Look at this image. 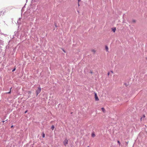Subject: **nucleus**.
I'll return each mask as SVG.
<instances>
[{
  "mask_svg": "<svg viewBox=\"0 0 147 147\" xmlns=\"http://www.w3.org/2000/svg\"><path fill=\"white\" fill-rule=\"evenodd\" d=\"M90 73H91V74H92V71H91V72H90Z\"/></svg>",
  "mask_w": 147,
  "mask_h": 147,
  "instance_id": "27",
  "label": "nucleus"
},
{
  "mask_svg": "<svg viewBox=\"0 0 147 147\" xmlns=\"http://www.w3.org/2000/svg\"><path fill=\"white\" fill-rule=\"evenodd\" d=\"M145 117V116L144 115H143L142 117L141 118V121H142V118H144V117Z\"/></svg>",
  "mask_w": 147,
  "mask_h": 147,
  "instance_id": "12",
  "label": "nucleus"
},
{
  "mask_svg": "<svg viewBox=\"0 0 147 147\" xmlns=\"http://www.w3.org/2000/svg\"><path fill=\"white\" fill-rule=\"evenodd\" d=\"M109 72L108 73V75H109Z\"/></svg>",
  "mask_w": 147,
  "mask_h": 147,
  "instance_id": "22",
  "label": "nucleus"
},
{
  "mask_svg": "<svg viewBox=\"0 0 147 147\" xmlns=\"http://www.w3.org/2000/svg\"><path fill=\"white\" fill-rule=\"evenodd\" d=\"M132 22L133 23H135L136 22V21L135 20H132Z\"/></svg>",
  "mask_w": 147,
  "mask_h": 147,
  "instance_id": "13",
  "label": "nucleus"
},
{
  "mask_svg": "<svg viewBox=\"0 0 147 147\" xmlns=\"http://www.w3.org/2000/svg\"><path fill=\"white\" fill-rule=\"evenodd\" d=\"M28 0H26V2Z\"/></svg>",
  "mask_w": 147,
  "mask_h": 147,
  "instance_id": "32",
  "label": "nucleus"
},
{
  "mask_svg": "<svg viewBox=\"0 0 147 147\" xmlns=\"http://www.w3.org/2000/svg\"><path fill=\"white\" fill-rule=\"evenodd\" d=\"M125 84V85L126 86H127V84Z\"/></svg>",
  "mask_w": 147,
  "mask_h": 147,
  "instance_id": "20",
  "label": "nucleus"
},
{
  "mask_svg": "<svg viewBox=\"0 0 147 147\" xmlns=\"http://www.w3.org/2000/svg\"><path fill=\"white\" fill-rule=\"evenodd\" d=\"M95 99L96 101H98L99 100L97 96V94L95 93Z\"/></svg>",
  "mask_w": 147,
  "mask_h": 147,
  "instance_id": "3",
  "label": "nucleus"
},
{
  "mask_svg": "<svg viewBox=\"0 0 147 147\" xmlns=\"http://www.w3.org/2000/svg\"><path fill=\"white\" fill-rule=\"evenodd\" d=\"M78 6H79V3H78Z\"/></svg>",
  "mask_w": 147,
  "mask_h": 147,
  "instance_id": "30",
  "label": "nucleus"
},
{
  "mask_svg": "<svg viewBox=\"0 0 147 147\" xmlns=\"http://www.w3.org/2000/svg\"><path fill=\"white\" fill-rule=\"evenodd\" d=\"M81 1V0H78V2H79V1Z\"/></svg>",
  "mask_w": 147,
  "mask_h": 147,
  "instance_id": "24",
  "label": "nucleus"
},
{
  "mask_svg": "<svg viewBox=\"0 0 147 147\" xmlns=\"http://www.w3.org/2000/svg\"><path fill=\"white\" fill-rule=\"evenodd\" d=\"M41 91V88L39 86V87L38 88V89L37 90H36V96H37L40 92Z\"/></svg>",
  "mask_w": 147,
  "mask_h": 147,
  "instance_id": "1",
  "label": "nucleus"
},
{
  "mask_svg": "<svg viewBox=\"0 0 147 147\" xmlns=\"http://www.w3.org/2000/svg\"><path fill=\"white\" fill-rule=\"evenodd\" d=\"M92 137L94 138L95 136V135L94 133H92Z\"/></svg>",
  "mask_w": 147,
  "mask_h": 147,
  "instance_id": "6",
  "label": "nucleus"
},
{
  "mask_svg": "<svg viewBox=\"0 0 147 147\" xmlns=\"http://www.w3.org/2000/svg\"><path fill=\"white\" fill-rule=\"evenodd\" d=\"M64 145L66 146V145L68 144V140L67 138H65V140L63 142Z\"/></svg>",
  "mask_w": 147,
  "mask_h": 147,
  "instance_id": "2",
  "label": "nucleus"
},
{
  "mask_svg": "<svg viewBox=\"0 0 147 147\" xmlns=\"http://www.w3.org/2000/svg\"><path fill=\"white\" fill-rule=\"evenodd\" d=\"M15 69H15V68L14 69H13V70H12V72H13V71H15Z\"/></svg>",
  "mask_w": 147,
  "mask_h": 147,
  "instance_id": "16",
  "label": "nucleus"
},
{
  "mask_svg": "<svg viewBox=\"0 0 147 147\" xmlns=\"http://www.w3.org/2000/svg\"><path fill=\"white\" fill-rule=\"evenodd\" d=\"M4 44V41L1 40L0 39V45H3Z\"/></svg>",
  "mask_w": 147,
  "mask_h": 147,
  "instance_id": "4",
  "label": "nucleus"
},
{
  "mask_svg": "<svg viewBox=\"0 0 147 147\" xmlns=\"http://www.w3.org/2000/svg\"><path fill=\"white\" fill-rule=\"evenodd\" d=\"M112 31H113L114 32H115V30H116V28H112Z\"/></svg>",
  "mask_w": 147,
  "mask_h": 147,
  "instance_id": "7",
  "label": "nucleus"
},
{
  "mask_svg": "<svg viewBox=\"0 0 147 147\" xmlns=\"http://www.w3.org/2000/svg\"><path fill=\"white\" fill-rule=\"evenodd\" d=\"M2 12H3L2 11L1 13H2Z\"/></svg>",
  "mask_w": 147,
  "mask_h": 147,
  "instance_id": "33",
  "label": "nucleus"
},
{
  "mask_svg": "<svg viewBox=\"0 0 147 147\" xmlns=\"http://www.w3.org/2000/svg\"><path fill=\"white\" fill-rule=\"evenodd\" d=\"M13 127V126H11V127Z\"/></svg>",
  "mask_w": 147,
  "mask_h": 147,
  "instance_id": "29",
  "label": "nucleus"
},
{
  "mask_svg": "<svg viewBox=\"0 0 147 147\" xmlns=\"http://www.w3.org/2000/svg\"><path fill=\"white\" fill-rule=\"evenodd\" d=\"M117 142L119 144V145H120V143L119 141L118 140L117 141Z\"/></svg>",
  "mask_w": 147,
  "mask_h": 147,
  "instance_id": "15",
  "label": "nucleus"
},
{
  "mask_svg": "<svg viewBox=\"0 0 147 147\" xmlns=\"http://www.w3.org/2000/svg\"><path fill=\"white\" fill-rule=\"evenodd\" d=\"M42 137L43 138L45 137V134L44 133H42Z\"/></svg>",
  "mask_w": 147,
  "mask_h": 147,
  "instance_id": "11",
  "label": "nucleus"
},
{
  "mask_svg": "<svg viewBox=\"0 0 147 147\" xmlns=\"http://www.w3.org/2000/svg\"><path fill=\"white\" fill-rule=\"evenodd\" d=\"M12 88V87L11 88H10V90H11V89Z\"/></svg>",
  "mask_w": 147,
  "mask_h": 147,
  "instance_id": "21",
  "label": "nucleus"
},
{
  "mask_svg": "<svg viewBox=\"0 0 147 147\" xmlns=\"http://www.w3.org/2000/svg\"><path fill=\"white\" fill-rule=\"evenodd\" d=\"M91 51L94 54L96 52V51L94 49L92 50Z\"/></svg>",
  "mask_w": 147,
  "mask_h": 147,
  "instance_id": "10",
  "label": "nucleus"
},
{
  "mask_svg": "<svg viewBox=\"0 0 147 147\" xmlns=\"http://www.w3.org/2000/svg\"><path fill=\"white\" fill-rule=\"evenodd\" d=\"M27 110L26 111H25V113H27Z\"/></svg>",
  "mask_w": 147,
  "mask_h": 147,
  "instance_id": "17",
  "label": "nucleus"
},
{
  "mask_svg": "<svg viewBox=\"0 0 147 147\" xmlns=\"http://www.w3.org/2000/svg\"><path fill=\"white\" fill-rule=\"evenodd\" d=\"M89 147V146H88V147Z\"/></svg>",
  "mask_w": 147,
  "mask_h": 147,
  "instance_id": "34",
  "label": "nucleus"
},
{
  "mask_svg": "<svg viewBox=\"0 0 147 147\" xmlns=\"http://www.w3.org/2000/svg\"><path fill=\"white\" fill-rule=\"evenodd\" d=\"M19 20H18V23H19Z\"/></svg>",
  "mask_w": 147,
  "mask_h": 147,
  "instance_id": "28",
  "label": "nucleus"
},
{
  "mask_svg": "<svg viewBox=\"0 0 147 147\" xmlns=\"http://www.w3.org/2000/svg\"><path fill=\"white\" fill-rule=\"evenodd\" d=\"M11 92V90H10V91L9 92H6V94H10Z\"/></svg>",
  "mask_w": 147,
  "mask_h": 147,
  "instance_id": "14",
  "label": "nucleus"
},
{
  "mask_svg": "<svg viewBox=\"0 0 147 147\" xmlns=\"http://www.w3.org/2000/svg\"><path fill=\"white\" fill-rule=\"evenodd\" d=\"M63 51L64 52H65V51L64 50H63Z\"/></svg>",
  "mask_w": 147,
  "mask_h": 147,
  "instance_id": "23",
  "label": "nucleus"
},
{
  "mask_svg": "<svg viewBox=\"0 0 147 147\" xmlns=\"http://www.w3.org/2000/svg\"><path fill=\"white\" fill-rule=\"evenodd\" d=\"M16 33H17V32H14V33H15V34H16Z\"/></svg>",
  "mask_w": 147,
  "mask_h": 147,
  "instance_id": "25",
  "label": "nucleus"
},
{
  "mask_svg": "<svg viewBox=\"0 0 147 147\" xmlns=\"http://www.w3.org/2000/svg\"><path fill=\"white\" fill-rule=\"evenodd\" d=\"M54 128H55V126H54V125H52V126H51V129H52L53 130L54 129Z\"/></svg>",
  "mask_w": 147,
  "mask_h": 147,
  "instance_id": "9",
  "label": "nucleus"
},
{
  "mask_svg": "<svg viewBox=\"0 0 147 147\" xmlns=\"http://www.w3.org/2000/svg\"><path fill=\"white\" fill-rule=\"evenodd\" d=\"M21 18H19V20L20 21V20H21Z\"/></svg>",
  "mask_w": 147,
  "mask_h": 147,
  "instance_id": "19",
  "label": "nucleus"
},
{
  "mask_svg": "<svg viewBox=\"0 0 147 147\" xmlns=\"http://www.w3.org/2000/svg\"><path fill=\"white\" fill-rule=\"evenodd\" d=\"M101 109L102 110V111H103L104 113L105 112V109L104 108H101Z\"/></svg>",
  "mask_w": 147,
  "mask_h": 147,
  "instance_id": "8",
  "label": "nucleus"
},
{
  "mask_svg": "<svg viewBox=\"0 0 147 147\" xmlns=\"http://www.w3.org/2000/svg\"><path fill=\"white\" fill-rule=\"evenodd\" d=\"M105 49L107 52H109V51H108L109 48L107 46H105Z\"/></svg>",
  "mask_w": 147,
  "mask_h": 147,
  "instance_id": "5",
  "label": "nucleus"
},
{
  "mask_svg": "<svg viewBox=\"0 0 147 147\" xmlns=\"http://www.w3.org/2000/svg\"><path fill=\"white\" fill-rule=\"evenodd\" d=\"M111 73H113V71H111Z\"/></svg>",
  "mask_w": 147,
  "mask_h": 147,
  "instance_id": "18",
  "label": "nucleus"
},
{
  "mask_svg": "<svg viewBox=\"0 0 147 147\" xmlns=\"http://www.w3.org/2000/svg\"><path fill=\"white\" fill-rule=\"evenodd\" d=\"M2 122H5V121H3Z\"/></svg>",
  "mask_w": 147,
  "mask_h": 147,
  "instance_id": "31",
  "label": "nucleus"
},
{
  "mask_svg": "<svg viewBox=\"0 0 147 147\" xmlns=\"http://www.w3.org/2000/svg\"><path fill=\"white\" fill-rule=\"evenodd\" d=\"M16 33H17V32H14V33H15V34H16Z\"/></svg>",
  "mask_w": 147,
  "mask_h": 147,
  "instance_id": "26",
  "label": "nucleus"
}]
</instances>
